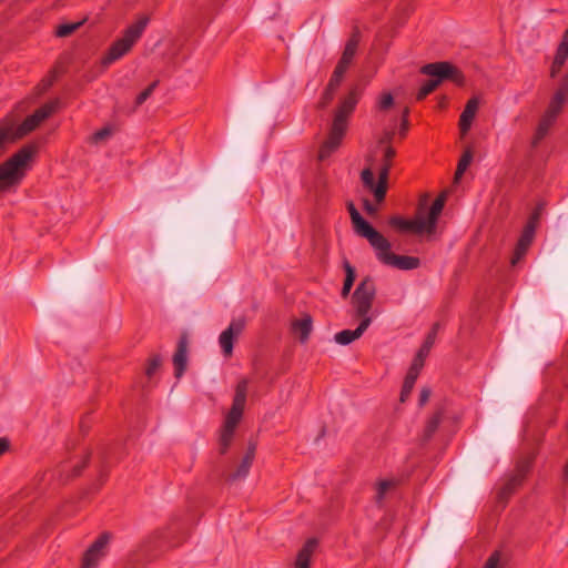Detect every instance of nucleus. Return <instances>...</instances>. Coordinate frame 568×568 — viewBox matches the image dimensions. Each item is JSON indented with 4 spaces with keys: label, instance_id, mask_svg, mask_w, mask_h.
Returning <instances> with one entry per match:
<instances>
[{
    "label": "nucleus",
    "instance_id": "nucleus-1",
    "mask_svg": "<svg viewBox=\"0 0 568 568\" xmlns=\"http://www.w3.org/2000/svg\"><path fill=\"white\" fill-rule=\"evenodd\" d=\"M356 102L357 100L354 92H349L346 97L341 99L339 105L334 112L328 135L321 145L318 153L320 160L326 159L339 146L346 132L347 118L354 110Z\"/></svg>",
    "mask_w": 568,
    "mask_h": 568
},
{
    "label": "nucleus",
    "instance_id": "nucleus-2",
    "mask_svg": "<svg viewBox=\"0 0 568 568\" xmlns=\"http://www.w3.org/2000/svg\"><path fill=\"white\" fill-rule=\"evenodd\" d=\"M447 192H443L430 207H420L414 220H403L394 216L389 220L392 226L402 231H412L417 234H433L436 230L437 220L444 209Z\"/></svg>",
    "mask_w": 568,
    "mask_h": 568
},
{
    "label": "nucleus",
    "instance_id": "nucleus-3",
    "mask_svg": "<svg viewBox=\"0 0 568 568\" xmlns=\"http://www.w3.org/2000/svg\"><path fill=\"white\" fill-rule=\"evenodd\" d=\"M36 152V146L24 145L0 165V192L21 182Z\"/></svg>",
    "mask_w": 568,
    "mask_h": 568
},
{
    "label": "nucleus",
    "instance_id": "nucleus-4",
    "mask_svg": "<svg viewBox=\"0 0 568 568\" xmlns=\"http://www.w3.org/2000/svg\"><path fill=\"white\" fill-rule=\"evenodd\" d=\"M424 74L429 75L432 79L425 82L417 92V100L425 99L432 93L445 79H449L458 84L463 82V75L452 64L447 62L429 63L420 70Z\"/></svg>",
    "mask_w": 568,
    "mask_h": 568
},
{
    "label": "nucleus",
    "instance_id": "nucleus-5",
    "mask_svg": "<svg viewBox=\"0 0 568 568\" xmlns=\"http://www.w3.org/2000/svg\"><path fill=\"white\" fill-rule=\"evenodd\" d=\"M148 23L149 18L141 17L136 22L128 27L123 37L113 42V44L110 47L108 53L103 58V63L111 64L125 55L131 50L133 44L141 38Z\"/></svg>",
    "mask_w": 568,
    "mask_h": 568
},
{
    "label": "nucleus",
    "instance_id": "nucleus-6",
    "mask_svg": "<svg viewBox=\"0 0 568 568\" xmlns=\"http://www.w3.org/2000/svg\"><path fill=\"white\" fill-rule=\"evenodd\" d=\"M375 293V285L369 277H365L353 293L352 304L354 306L356 317L361 318V321L372 318L368 314L372 310Z\"/></svg>",
    "mask_w": 568,
    "mask_h": 568
},
{
    "label": "nucleus",
    "instance_id": "nucleus-7",
    "mask_svg": "<svg viewBox=\"0 0 568 568\" xmlns=\"http://www.w3.org/2000/svg\"><path fill=\"white\" fill-rule=\"evenodd\" d=\"M434 342H435V332H432L427 336L424 345L422 346V348L417 353L416 357L414 358V361L409 367V371L405 377L404 385H403V388L400 392V398H399L402 403H405L407 400V398L414 387V384L418 377V374H419L422 367L424 366L425 357L427 356L429 349L434 345Z\"/></svg>",
    "mask_w": 568,
    "mask_h": 568
},
{
    "label": "nucleus",
    "instance_id": "nucleus-8",
    "mask_svg": "<svg viewBox=\"0 0 568 568\" xmlns=\"http://www.w3.org/2000/svg\"><path fill=\"white\" fill-rule=\"evenodd\" d=\"M112 538L113 535L110 531L100 534L83 554L81 568H97L100 561L108 555Z\"/></svg>",
    "mask_w": 568,
    "mask_h": 568
},
{
    "label": "nucleus",
    "instance_id": "nucleus-9",
    "mask_svg": "<svg viewBox=\"0 0 568 568\" xmlns=\"http://www.w3.org/2000/svg\"><path fill=\"white\" fill-rule=\"evenodd\" d=\"M377 254V257L385 264L395 266L399 270H413L419 265V260L412 256L396 255L390 252V242L384 236L383 244L372 245Z\"/></svg>",
    "mask_w": 568,
    "mask_h": 568
},
{
    "label": "nucleus",
    "instance_id": "nucleus-10",
    "mask_svg": "<svg viewBox=\"0 0 568 568\" xmlns=\"http://www.w3.org/2000/svg\"><path fill=\"white\" fill-rule=\"evenodd\" d=\"M347 209L352 219L353 226L355 232L365 237L371 245L383 244L384 235L377 232L373 226H371L358 213L353 202L347 203Z\"/></svg>",
    "mask_w": 568,
    "mask_h": 568
},
{
    "label": "nucleus",
    "instance_id": "nucleus-11",
    "mask_svg": "<svg viewBox=\"0 0 568 568\" xmlns=\"http://www.w3.org/2000/svg\"><path fill=\"white\" fill-rule=\"evenodd\" d=\"M246 386H247V382L244 379V381L240 382L236 387L235 396L233 399V405L226 416L225 424H224V426H227L229 429H231V428L235 429L237 423L240 422V419L242 417L244 406H245V400H246Z\"/></svg>",
    "mask_w": 568,
    "mask_h": 568
},
{
    "label": "nucleus",
    "instance_id": "nucleus-12",
    "mask_svg": "<svg viewBox=\"0 0 568 568\" xmlns=\"http://www.w3.org/2000/svg\"><path fill=\"white\" fill-rule=\"evenodd\" d=\"M255 454V445L250 444L246 452L243 454V456L240 457L237 462L234 463L233 467L231 468L226 480L231 484H235L237 481H242L246 478L248 475V470L252 464V460L254 458Z\"/></svg>",
    "mask_w": 568,
    "mask_h": 568
},
{
    "label": "nucleus",
    "instance_id": "nucleus-13",
    "mask_svg": "<svg viewBox=\"0 0 568 568\" xmlns=\"http://www.w3.org/2000/svg\"><path fill=\"white\" fill-rule=\"evenodd\" d=\"M244 326V320H233L230 326L220 334L219 343L224 355L229 356L232 354L233 341L242 333Z\"/></svg>",
    "mask_w": 568,
    "mask_h": 568
},
{
    "label": "nucleus",
    "instance_id": "nucleus-14",
    "mask_svg": "<svg viewBox=\"0 0 568 568\" xmlns=\"http://www.w3.org/2000/svg\"><path fill=\"white\" fill-rule=\"evenodd\" d=\"M537 221H538V214L535 213L532 215L531 220L526 225V227L518 241L515 254L510 261L511 265H516L518 263V261L525 255L528 246L530 245V243L534 239Z\"/></svg>",
    "mask_w": 568,
    "mask_h": 568
},
{
    "label": "nucleus",
    "instance_id": "nucleus-15",
    "mask_svg": "<svg viewBox=\"0 0 568 568\" xmlns=\"http://www.w3.org/2000/svg\"><path fill=\"white\" fill-rule=\"evenodd\" d=\"M371 323H372V318H365L364 321H361V323L356 329L342 331L335 335L334 339L337 344L348 345L353 341L359 338L363 335V333L367 329V327L371 325Z\"/></svg>",
    "mask_w": 568,
    "mask_h": 568
},
{
    "label": "nucleus",
    "instance_id": "nucleus-16",
    "mask_svg": "<svg viewBox=\"0 0 568 568\" xmlns=\"http://www.w3.org/2000/svg\"><path fill=\"white\" fill-rule=\"evenodd\" d=\"M567 98H568V89H558L554 93L544 116L554 121L556 119V116L559 114V112L561 111V108H562L565 101L567 100Z\"/></svg>",
    "mask_w": 568,
    "mask_h": 568
},
{
    "label": "nucleus",
    "instance_id": "nucleus-17",
    "mask_svg": "<svg viewBox=\"0 0 568 568\" xmlns=\"http://www.w3.org/2000/svg\"><path fill=\"white\" fill-rule=\"evenodd\" d=\"M292 329L295 336L301 341L305 342L312 331V318L308 315H304L300 320H294L292 323Z\"/></svg>",
    "mask_w": 568,
    "mask_h": 568
},
{
    "label": "nucleus",
    "instance_id": "nucleus-18",
    "mask_svg": "<svg viewBox=\"0 0 568 568\" xmlns=\"http://www.w3.org/2000/svg\"><path fill=\"white\" fill-rule=\"evenodd\" d=\"M357 48V41L355 39H351L343 51V54L335 68L336 71L345 73L348 65L351 64Z\"/></svg>",
    "mask_w": 568,
    "mask_h": 568
},
{
    "label": "nucleus",
    "instance_id": "nucleus-19",
    "mask_svg": "<svg viewBox=\"0 0 568 568\" xmlns=\"http://www.w3.org/2000/svg\"><path fill=\"white\" fill-rule=\"evenodd\" d=\"M388 169L389 164L385 163V165L379 171V182L376 189L374 190V197L378 203H381L384 200L386 194Z\"/></svg>",
    "mask_w": 568,
    "mask_h": 568
},
{
    "label": "nucleus",
    "instance_id": "nucleus-20",
    "mask_svg": "<svg viewBox=\"0 0 568 568\" xmlns=\"http://www.w3.org/2000/svg\"><path fill=\"white\" fill-rule=\"evenodd\" d=\"M39 125L40 124L38 123L37 119L33 116V114H31L27 116L18 128H16L14 138H23L24 135L36 130Z\"/></svg>",
    "mask_w": 568,
    "mask_h": 568
},
{
    "label": "nucleus",
    "instance_id": "nucleus-21",
    "mask_svg": "<svg viewBox=\"0 0 568 568\" xmlns=\"http://www.w3.org/2000/svg\"><path fill=\"white\" fill-rule=\"evenodd\" d=\"M59 106V101L54 100L49 103H45L38 110H36L32 114L37 119L38 123L40 124L42 121L48 119L51 114L55 112V110Z\"/></svg>",
    "mask_w": 568,
    "mask_h": 568
},
{
    "label": "nucleus",
    "instance_id": "nucleus-22",
    "mask_svg": "<svg viewBox=\"0 0 568 568\" xmlns=\"http://www.w3.org/2000/svg\"><path fill=\"white\" fill-rule=\"evenodd\" d=\"M478 105H479V100L477 98H471L467 102L463 113L460 114V118H459L460 122H464L465 124H467L468 122L471 123L476 115V112L478 110Z\"/></svg>",
    "mask_w": 568,
    "mask_h": 568
},
{
    "label": "nucleus",
    "instance_id": "nucleus-23",
    "mask_svg": "<svg viewBox=\"0 0 568 568\" xmlns=\"http://www.w3.org/2000/svg\"><path fill=\"white\" fill-rule=\"evenodd\" d=\"M346 277L342 288V296L347 297L355 281V270L348 263H345Z\"/></svg>",
    "mask_w": 568,
    "mask_h": 568
},
{
    "label": "nucleus",
    "instance_id": "nucleus-24",
    "mask_svg": "<svg viewBox=\"0 0 568 568\" xmlns=\"http://www.w3.org/2000/svg\"><path fill=\"white\" fill-rule=\"evenodd\" d=\"M473 160V153L470 150H466L464 154L462 155L456 173H455V182H458L464 172L466 171L467 166L470 164Z\"/></svg>",
    "mask_w": 568,
    "mask_h": 568
},
{
    "label": "nucleus",
    "instance_id": "nucleus-25",
    "mask_svg": "<svg viewBox=\"0 0 568 568\" xmlns=\"http://www.w3.org/2000/svg\"><path fill=\"white\" fill-rule=\"evenodd\" d=\"M82 24H83V21L60 24L55 30V36L59 38L69 37L74 31H77Z\"/></svg>",
    "mask_w": 568,
    "mask_h": 568
},
{
    "label": "nucleus",
    "instance_id": "nucleus-26",
    "mask_svg": "<svg viewBox=\"0 0 568 568\" xmlns=\"http://www.w3.org/2000/svg\"><path fill=\"white\" fill-rule=\"evenodd\" d=\"M552 122L554 121H551L542 115V118L537 126L536 134L532 139V145H536L539 142V140H541L547 134V131Z\"/></svg>",
    "mask_w": 568,
    "mask_h": 568
},
{
    "label": "nucleus",
    "instance_id": "nucleus-27",
    "mask_svg": "<svg viewBox=\"0 0 568 568\" xmlns=\"http://www.w3.org/2000/svg\"><path fill=\"white\" fill-rule=\"evenodd\" d=\"M524 473H525V469H520L519 475L514 476L505 484V486L500 490V497L504 498L506 495H509L514 490V488L517 485H519V483L521 481V478L524 476Z\"/></svg>",
    "mask_w": 568,
    "mask_h": 568
},
{
    "label": "nucleus",
    "instance_id": "nucleus-28",
    "mask_svg": "<svg viewBox=\"0 0 568 568\" xmlns=\"http://www.w3.org/2000/svg\"><path fill=\"white\" fill-rule=\"evenodd\" d=\"M396 485V481L394 479H384V480H381L378 486H377V495H376V499L377 501H382V499L385 497V495L392 489L394 488Z\"/></svg>",
    "mask_w": 568,
    "mask_h": 568
},
{
    "label": "nucleus",
    "instance_id": "nucleus-29",
    "mask_svg": "<svg viewBox=\"0 0 568 568\" xmlns=\"http://www.w3.org/2000/svg\"><path fill=\"white\" fill-rule=\"evenodd\" d=\"M362 181L366 187H368L373 193L376 189L377 184L375 183L374 173L371 168H366L362 171L361 174Z\"/></svg>",
    "mask_w": 568,
    "mask_h": 568
},
{
    "label": "nucleus",
    "instance_id": "nucleus-30",
    "mask_svg": "<svg viewBox=\"0 0 568 568\" xmlns=\"http://www.w3.org/2000/svg\"><path fill=\"white\" fill-rule=\"evenodd\" d=\"M568 57V43L562 41L558 48L557 54L555 57L554 63L558 68H561Z\"/></svg>",
    "mask_w": 568,
    "mask_h": 568
},
{
    "label": "nucleus",
    "instance_id": "nucleus-31",
    "mask_svg": "<svg viewBox=\"0 0 568 568\" xmlns=\"http://www.w3.org/2000/svg\"><path fill=\"white\" fill-rule=\"evenodd\" d=\"M159 81H153L146 89H144L135 99V105H142L153 93L154 89L158 87Z\"/></svg>",
    "mask_w": 568,
    "mask_h": 568
},
{
    "label": "nucleus",
    "instance_id": "nucleus-32",
    "mask_svg": "<svg viewBox=\"0 0 568 568\" xmlns=\"http://www.w3.org/2000/svg\"><path fill=\"white\" fill-rule=\"evenodd\" d=\"M234 429H229L227 426H224L223 432L220 437V446H221V453L224 454L227 446L231 443L232 436H233Z\"/></svg>",
    "mask_w": 568,
    "mask_h": 568
},
{
    "label": "nucleus",
    "instance_id": "nucleus-33",
    "mask_svg": "<svg viewBox=\"0 0 568 568\" xmlns=\"http://www.w3.org/2000/svg\"><path fill=\"white\" fill-rule=\"evenodd\" d=\"M161 366V358L158 356H153L150 358L146 368H145V376L151 379L155 373L159 371Z\"/></svg>",
    "mask_w": 568,
    "mask_h": 568
},
{
    "label": "nucleus",
    "instance_id": "nucleus-34",
    "mask_svg": "<svg viewBox=\"0 0 568 568\" xmlns=\"http://www.w3.org/2000/svg\"><path fill=\"white\" fill-rule=\"evenodd\" d=\"M311 555V551L302 549L297 555L295 566L300 568H308Z\"/></svg>",
    "mask_w": 568,
    "mask_h": 568
},
{
    "label": "nucleus",
    "instance_id": "nucleus-35",
    "mask_svg": "<svg viewBox=\"0 0 568 568\" xmlns=\"http://www.w3.org/2000/svg\"><path fill=\"white\" fill-rule=\"evenodd\" d=\"M500 554L498 551L494 552L485 562L483 568H500Z\"/></svg>",
    "mask_w": 568,
    "mask_h": 568
},
{
    "label": "nucleus",
    "instance_id": "nucleus-36",
    "mask_svg": "<svg viewBox=\"0 0 568 568\" xmlns=\"http://www.w3.org/2000/svg\"><path fill=\"white\" fill-rule=\"evenodd\" d=\"M439 420H440V417L439 415H435L430 418V420L428 422L426 428H425V436L426 437H429L437 428L438 424H439Z\"/></svg>",
    "mask_w": 568,
    "mask_h": 568
},
{
    "label": "nucleus",
    "instance_id": "nucleus-37",
    "mask_svg": "<svg viewBox=\"0 0 568 568\" xmlns=\"http://www.w3.org/2000/svg\"><path fill=\"white\" fill-rule=\"evenodd\" d=\"M88 460H89V455H87L81 463H77L73 467H72V473L67 475V478H71V477H77L81 474L82 469L87 466L88 464Z\"/></svg>",
    "mask_w": 568,
    "mask_h": 568
},
{
    "label": "nucleus",
    "instance_id": "nucleus-38",
    "mask_svg": "<svg viewBox=\"0 0 568 568\" xmlns=\"http://www.w3.org/2000/svg\"><path fill=\"white\" fill-rule=\"evenodd\" d=\"M187 364V357L185 354V345L184 342L180 338V375L185 369Z\"/></svg>",
    "mask_w": 568,
    "mask_h": 568
},
{
    "label": "nucleus",
    "instance_id": "nucleus-39",
    "mask_svg": "<svg viewBox=\"0 0 568 568\" xmlns=\"http://www.w3.org/2000/svg\"><path fill=\"white\" fill-rule=\"evenodd\" d=\"M343 75H344L343 72L334 70L327 87L335 90L336 87L341 83Z\"/></svg>",
    "mask_w": 568,
    "mask_h": 568
},
{
    "label": "nucleus",
    "instance_id": "nucleus-40",
    "mask_svg": "<svg viewBox=\"0 0 568 568\" xmlns=\"http://www.w3.org/2000/svg\"><path fill=\"white\" fill-rule=\"evenodd\" d=\"M394 103V99L390 93H385L379 100V108L386 110L390 108Z\"/></svg>",
    "mask_w": 568,
    "mask_h": 568
},
{
    "label": "nucleus",
    "instance_id": "nucleus-41",
    "mask_svg": "<svg viewBox=\"0 0 568 568\" xmlns=\"http://www.w3.org/2000/svg\"><path fill=\"white\" fill-rule=\"evenodd\" d=\"M333 92H334V89H331L328 87L325 89L322 100L318 103V108H324L332 100Z\"/></svg>",
    "mask_w": 568,
    "mask_h": 568
},
{
    "label": "nucleus",
    "instance_id": "nucleus-42",
    "mask_svg": "<svg viewBox=\"0 0 568 568\" xmlns=\"http://www.w3.org/2000/svg\"><path fill=\"white\" fill-rule=\"evenodd\" d=\"M110 134H111V130L108 128H103L93 134V141L94 142L102 141V140L106 139L108 136H110Z\"/></svg>",
    "mask_w": 568,
    "mask_h": 568
},
{
    "label": "nucleus",
    "instance_id": "nucleus-43",
    "mask_svg": "<svg viewBox=\"0 0 568 568\" xmlns=\"http://www.w3.org/2000/svg\"><path fill=\"white\" fill-rule=\"evenodd\" d=\"M364 207L369 215H375L377 213V206L371 203L368 200H364Z\"/></svg>",
    "mask_w": 568,
    "mask_h": 568
},
{
    "label": "nucleus",
    "instance_id": "nucleus-44",
    "mask_svg": "<svg viewBox=\"0 0 568 568\" xmlns=\"http://www.w3.org/2000/svg\"><path fill=\"white\" fill-rule=\"evenodd\" d=\"M429 396H430V390L428 388H424L420 392L419 405H424L429 399Z\"/></svg>",
    "mask_w": 568,
    "mask_h": 568
},
{
    "label": "nucleus",
    "instance_id": "nucleus-45",
    "mask_svg": "<svg viewBox=\"0 0 568 568\" xmlns=\"http://www.w3.org/2000/svg\"><path fill=\"white\" fill-rule=\"evenodd\" d=\"M317 545V540L316 539H310L306 545L303 547V550H308L311 552H313L314 548L316 547Z\"/></svg>",
    "mask_w": 568,
    "mask_h": 568
},
{
    "label": "nucleus",
    "instance_id": "nucleus-46",
    "mask_svg": "<svg viewBox=\"0 0 568 568\" xmlns=\"http://www.w3.org/2000/svg\"><path fill=\"white\" fill-rule=\"evenodd\" d=\"M9 448V442L6 438H0V456Z\"/></svg>",
    "mask_w": 568,
    "mask_h": 568
},
{
    "label": "nucleus",
    "instance_id": "nucleus-47",
    "mask_svg": "<svg viewBox=\"0 0 568 568\" xmlns=\"http://www.w3.org/2000/svg\"><path fill=\"white\" fill-rule=\"evenodd\" d=\"M172 364L174 367V375L178 376V349L172 354Z\"/></svg>",
    "mask_w": 568,
    "mask_h": 568
},
{
    "label": "nucleus",
    "instance_id": "nucleus-48",
    "mask_svg": "<svg viewBox=\"0 0 568 568\" xmlns=\"http://www.w3.org/2000/svg\"><path fill=\"white\" fill-rule=\"evenodd\" d=\"M470 125H471V123H470V122H468L467 124H465L464 122H460V121H459V130H460L462 135H464V134H466V133H467V131L469 130Z\"/></svg>",
    "mask_w": 568,
    "mask_h": 568
},
{
    "label": "nucleus",
    "instance_id": "nucleus-49",
    "mask_svg": "<svg viewBox=\"0 0 568 568\" xmlns=\"http://www.w3.org/2000/svg\"><path fill=\"white\" fill-rule=\"evenodd\" d=\"M170 537L169 534H166L165 530H161L158 532V538L163 540L164 542H169L170 541Z\"/></svg>",
    "mask_w": 568,
    "mask_h": 568
},
{
    "label": "nucleus",
    "instance_id": "nucleus-50",
    "mask_svg": "<svg viewBox=\"0 0 568 568\" xmlns=\"http://www.w3.org/2000/svg\"><path fill=\"white\" fill-rule=\"evenodd\" d=\"M394 154H395V151L392 148H386L385 153H384L386 163H388V160L392 159L394 156Z\"/></svg>",
    "mask_w": 568,
    "mask_h": 568
},
{
    "label": "nucleus",
    "instance_id": "nucleus-51",
    "mask_svg": "<svg viewBox=\"0 0 568 568\" xmlns=\"http://www.w3.org/2000/svg\"><path fill=\"white\" fill-rule=\"evenodd\" d=\"M560 68H558L557 65H555V63L552 64V68H551V77H555L558 72Z\"/></svg>",
    "mask_w": 568,
    "mask_h": 568
},
{
    "label": "nucleus",
    "instance_id": "nucleus-52",
    "mask_svg": "<svg viewBox=\"0 0 568 568\" xmlns=\"http://www.w3.org/2000/svg\"><path fill=\"white\" fill-rule=\"evenodd\" d=\"M67 470H69V465L64 463L63 465H61V471L64 473Z\"/></svg>",
    "mask_w": 568,
    "mask_h": 568
},
{
    "label": "nucleus",
    "instance_id": "nucleus-53",
    "mask_svg": "<svg viewBox=\"0 0 568 568\" xmlns=\"http://www.w3.org/2000/svg\"><path fill=\"white\" fill-rule=\"evenodd\" d=\"M325 435V428H322L320 436L315 439V442H318L321 437Z\"/></svg>",
    "mask_w": 568,
    "mask_h": 568
},
{
    "label": "nucleus",
    "instance_id": "nucleus-54",
    "mask_svg": "<svg viewBox=\"0 0 568 568\" xmlns=\"http://www.w3.org/2000/svg\"><path fill=\"white\" fill-rule=\"evenodd\" d=\"M562 41H566L568 43V28H567V31L565 32Z\"/></svg>",
    "mask_w": 568,
    "mask_h": 568
},
{
    "label": "nucleus",
    "instance_id": "nucleus-55",
    "mask_svg": "<svg viewBox=\"0 0 568 568\" xmlns=\"http://www.w3.org/2000/svg\"><path fill=\"white\" fill-rule=\"evenodd\" d=\"M367 162H368L369 164H372V163H373V155H368V156H367Z\"/></svg>",
    "mask_w": 568,
    "mask_h": 568
},
{
    "label": "nucleus",
    "instance_id": "nucleus-56",
    "mask_svg": "<svg viewBox=\"0 0 568 568\" xmlns=\"http://www.w3.org/2000/svg\"><path fill=\"white\" fill-rule=\"evenodd\" d=\"M295 568H300V567H296V566H295Z\"/></svg>",
    "mask_w": 568,
    "mask_h": 568
}]
</instances>
